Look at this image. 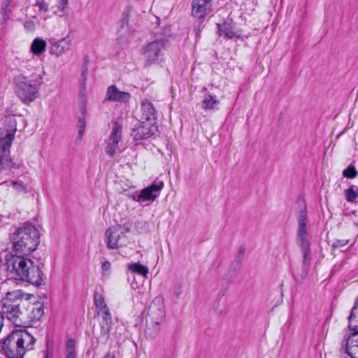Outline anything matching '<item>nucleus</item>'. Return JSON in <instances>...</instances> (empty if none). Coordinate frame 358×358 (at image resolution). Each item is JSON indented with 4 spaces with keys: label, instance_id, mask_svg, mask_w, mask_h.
I'll use <instances>...</instances> for the list:
<instances>
[{
    "label": "nucleus",
    "instance_id": "25",
    "mask_svg": "<svg viewBox=\"0 0 358 358\" xmlns=\"http://www.w3.org/2000/svg\"><path fill=\"white\" fill-rule=\"evenodd\" d=\"M219 101L216 99L215 96L207 95L201 102V107L205 110L215 109L219 104Z\"/></svg>",
    "mask_w": 358,
    "mask_h": 358
},
{
    "label": "nucleus",
    "instance_id": "2",
    "mask_svg": "<svg viewBox=\"0 0 358 358\" xmlns=\"http://www.w3.org/2000/svg\"><path fill=\"white\" fill-rule=\"evenodd\" d=\"M12 249L16 254L27 255L35 251L40 243V233L31 223L17 227L9 236Z\"/></svg>",
    "mask_w": 358,
    "mask_h": 358
},
{
    "label": "nucleus",
    "instance_id": "27",
    "mask_svg": "<svg viewBox=\"0 0 358 358\" xmlns=\"http://www.w3.org/2000/svg\"><path fill=\"white\" fill-rule=\"evenodd\" d=\"M345 194L348 201L358 203V191L355 189L354 185L346 189Z\"/></svg>",
    "mask_w": 358,
    "mask_h": 358
},
{
    "label": "nucleus",
    "instance_id": "31",
    "mask_svg": "<svg viewBox=\"0 0 358 358\" xmlns=\"http://www.w3.org/2000/svg\"><path fill=\"white\" fill-rule=\"evenodd\" d=\"M243 257H244L241 255H238V254L236 255L235 259L231 265V269H233V271L234 273H236L239 270L241 265L242 264V262L243 260Z\"/></svg>",
    "mask_w": 358,
    "mask_h": 358
},
{
    "label": "nucleus",
    "instance_id": "5",
    "mask_svg": "<svg viewBox=\"0 0 358 358\" xmlns=\"http://www.w3.org/2000/svg\"><path fill=\"white\" fill-rule=\"evenodd\" d=\"M299 208L296 211L298 227L296 231V241L303 253V263L301 266V278H305L308 274L310 260V243L307 230V210L303 200L298 201Z\"/></svg>",
    "mask_w": 358,
    "mask_h": 358
},
{
    "label": "nucleus",
    "instance_id": "6",
    "mask_svg": "<svg viewBox=\"0 0 358 358\" xmlns=\"http://www.w3.org/2000/svg\"><path fill=\"white\" fill-rule=\"evenodd\" d=\"M15 131V129L10 131L0 129V173L3 171L17 169L22 166V163L13 162L10 155Z\"/></svg>",
    "mask_w": 358,
    "mask_h": 358
},
{
    "label": "nucleus",
    "instance_id": "34",
    "mask_svg": "<svg viewBox=\"0 0 358 358\" xmlns=\"http://www.w3.org/2000/svg\"><path fill=\"white\" fill-rule=\"evenodd\" d=\"M349 243V241L348 240H346V239H342V240H336L333 244H332V248L334 249H341L343 248V247H345V245H347V244Z\"/></svg>",
    "mask_w": 358,
    "mask_h": 358
},
{
    "label": "nucleus",
    "instance_id": "29",
    "mask_svg": "<svg viewBox=\"0 0 358 358\" xmlns=\"http://www.w3.org/2000/svg\"><path fill=\"white\" fill-rule=\"evenodd\" d=\"M28 82L40 87L43 83V76L41 73L34 72L30 78H28Z\"/></svg>",
    "mask_w": 358,
    "mask_h": 358
},
{
    "label": "nucleus",
    "instance_id": "14",
    "mask_svg": "<svg viewBox=\"0 0 358 358\" xmlns=\"http://www.w3.org/2000/svg\"><path fill=\"white\" fill-rule=\"evenodd\" d=\"M122 126L117 122H115L106 148V153L111 157L115 156L117 152L118 143L122 138Z\"/></svg>",
    "mask_w": 358,
    "mask_h": 358
},
{
    "label": "nucleus",
    "instance_id": "40",
    "mask_svg": "<svg viewBox=\"0 0 358 358\" xmlns=\"http://www.w3.org/2000/svg\"><path fill=\"white\" fill-rule=\"evenodd\" d=\"M122 228V230H123L124 234H125V232H129L131 230V225L129 224L125 223L123 225H118Z\"/></svg>",
    "mask_w": 358,
    "mask_h": 358
},
{
    "label": "nucleus",
    "instance_id": "22",
    "mask_svg": "<svg viewBox=\"0 0 358 358\" xmlns=\"http://www.w3.org/2000/svg\"><path fill=\"white\" fill-rule=\"evenodd\" d=\"M209 6L203 1H197L193 0L192 3V15L197 18H203L206 15V10Z\"/></svg>",
    "mask_w": 358,
    "mask_h": 358
},
{
    "label": "nucleus",
    "instance_id": "16",
    "mask_svg": "<svg viewBox=\"0 0 358 358\" xmlns=\"http://www.w3.org/2000/svg\"><path fill=\"white\" fill-rule=\"evenodd\" d=\"M98 315L101 317V320L99 323L101 327L100 338L106 340L108 338L113 324L110 310L109 309L103 310L102 311L98 312Z\"/></svg>",
    "mask_w": 358,
    "mask_h": 358
},
{
    "label": "nucleus",
    "instance_id": "8",
    "mask_svg": "<svg viewBox=\"0 0 358 358\" xmlns=\"http://www.w3.org/2000/svg\"><path fill=\"white\" fill-rule=\"evenodd\" d=\"M14 80L17 96L24 104L28 105L37 98L40 87L29 83L27 77L20 75L15 77Z\"/></svg>",
    "mask_w": 358,
    "mask_h": 358
},
{
    "label": "nucleus",
    "instance_id": "19",
    "mask_svg": "<svg viewBox=\"0 0 358 358\" xmlns=\"http://www.w3.org/2000/svg\"><path fill=\"white\" fill-rule=\"evenodd\" d=\"M71 41L68 37H64L54 43L50 48V52L56 56L62 55L70 49Z\"/></svg>",
    "mask_w": 358,
    "mask_h": 358
},
{
    "label": "nucleus",
    "instance_id": "41",
    "mask_svg": "<svg viewBox=\"0 0 358 358\" xmlns=\"http://www.w3.org/2000/svg\"><path fill=\"white\" fill-rule=\"evenodd\" d=\"M52 356H53L52 349L50 348V347L48 344L45 358H52Z\"/></svg>",
    "mask_w": 358,
    "mask_h": 358
},
{
    "label": "nucleus",
    "instance_id": "39",
    "mask_svg": "<svg viewBox=\"0 0 358 358\" xmlns=\"http://www.w3.org/2000/svg\"><path fill=\"white\" fill-rule=\"evenodd\" d=\"M102 271H103V275H105L106 271H108L110 269V263L108 261H106L102 263L101 265Z\"/></svg>",
    "mask_w": 358,
    "mask_h": 358
},
{
    "label": "nucleus",
    "instance_id": "38",
    "mask_svg": "<svg viewBox=\"0 0 358 358\" xmlns=\"http://www.w3.org/2000/svg\"><path fill=\"white\" fill-rule=\"evenodd\" d=\"M103 358H120L119 352L117 351L108 352Z\"/></svg>",
    "mask_w": 358,
    "mask_h": 358
},
{
    "label": "nucleus",
    "instance_id": "7",
    "mask_svg": "<svg viewBox=\"0 0 358 358\" xmlns=\"http://www.w3.org/2000/svg\"><path fill=\"white\" fill-rule=\"evenodd\" d=\"M348 327L355 332L348 336L345 350L351 358H358V298L348 317Z\"/></svg>",
    "mask_w": 358,
    "mask_h": 358
},
{
    "label": "nucleus",
    "instance_id": "21",
    "mask_svg": "<svg viewBox=\"0 0 358 358\" xmlns=\"http://www.w3.org/2000/svg\"><path fill=\"white\" fill-rule=\"evenodd\" d=\"M162 322L146 320L145 334L150 339L157 336L160 330V325Z\"/></svg>",
    "mask_w": 358,
    "mask_h": 358
},
{
    "label": "nucleus",
    "instance_id": "1",
    "mask_svg": "<svg viewBox=\"0 0 358 358\" xmlns=\"http://www.w3.org/2000/svg\"><path fill=\"white\" fill-rule=\"evenodd\" d=\"M23 255H11L6 258V268L8 275L15 280L26 281L36 286L41 285L44 282L43 274L38 265H35Z\"/></svg>",
    "mask_w": 358,
    "mask_h": 358
},
{
    "label": "nucleus",
    "instance_id": "47",
    "mask_svg": "<svg viewBox=\"0 0 358 358\" xmlns=\"http://www.w3.org/2000/svg\"><path fill=\"white\" fill-rule=\"evenodd\" d=\"M0 358H1V357H0Z\"/></svg>",
    "mask_w": 358,
    "mask_h": 358
},
{
    "label": "nucleus",
    "instance_id": "4",
    "mask_svg": "<svg viewBox=\"0 0 358 358\" xmlns=\"http://www.w3.org/2000/svg\"><path fill=\"white\" fill-rule=\"evenodd\" d=\"M27 303L21 290L8 292L2 300L1 315L15 326L22 327L26 324Z\"/></svg>",
    "mask_w": 358,
    "mask_h": 358
},
{
    "label": "nucleus",
    "instance_id": "11",
    "mask_svg": "<svg viewBox=\"0 0 358 358\" xmlns=\"http://www.w3.org/2000/svg\"><path fill=\"white\" fill-rule=\"evenodd\" d=\"M157 131L155 123L140 120L131 129L130 135L134 141H138L150 138Z\"/></svg>",
    "mask_w": 358,
    "mask_h": 358
},
{
    "label": "nucleus",
    "instance_id": "43",
    "mask_svg": "<svg viewBox=\"0 0 358 358\" xmlns=\"http://www.w3.org/2000/svg\"><path fill=\"white\" fill-rule=\"evenodd\" d=\"M245 252V246H241L237 254L241 255L244 257Z\"/></svg>",
    "mask_w": 358,
    "mask_h": 358
},
{
    "label": "nucleus",
    "instance_id": "35",
    "mask_svg": "<svg viewBox=\"0 0 358 358\" xmlns=\"http://www.w3.org/2000/svg\"><path fill=\"white\" fill-rule=\"evenodd\" d=\"M13 188L18 192H27V187L22 184V182L19 181H15L13 182Z\"/></svg>",
    "mask_w": 358,
    "mask_h": 358
},
{
    "label": "nucleus",
    "instance_id": "23",
    "mask_svg": "<svg viewBox=\"0 0 358 358\" xmlns=\"http://www.w3.org/2000/svg\"><path fill=\"white\" fill-rule=\"evenodd\" d=\"M46 48V42L39 38H35L31 45V52L36 55H39L42 54L45 50Z\"/></svg>",
    "mask_w": 358,
    "mask_h": 358
},
{
    "label": "nucleus",
    "instance_id": "45",
    "mask_svg": "<svg viewBox=\"0 0 358 358\" xmlns=\"http://www.w3.org/2000/svg\"><path fill=\"white\" fill-rule=\"evenodd\" d=\"M197 1H203V3H205L208 6H210L212 0H197Z\"/></svg>",
    "mask_w": 358,
    "mask_h": 358
},
{
    "label": "nucleus",
    "instance_id": "42",
    "mask_svg": "<svg viewBox=\"0 0 358 358\" xmlns=\"http://www.w3.org/2000/svg\"><path fill=\"white\" fill-rule=\"evenodd\" d=\"M78 127H82V128H85V117L83 116V117H80L78 118Z\"/></svg>",
    "mask_w": 358,
    "mask_h": 358
},
{
    "label": "nucleus",
    "instance_id": "17",
    "mask_svg": "<svg viewBox=\"0 0 358 358\" xmlns=\"http://www.w3.org/2000/svg\"><path fill=\"white\" fill-rule=\"evenodd\" d=\"M141 121L150 122L156 124L157 112L151 101L144 99L141 102Z\"/></svg>",
    "mask_w": 358,
    "mask_h": 358
},
{
    "label": "nucleus",
    "instance_id": "26",
    "mask_svg": "<svg viewBox=\"0 0 358 358\" xmlns=\"http://www.w3.org/2000/svg\"><path fill=\"white\" fill-rule=\"evenodd\" d=\"M94 300L95 306L98 309V312L109 309L105 302L104 298L102 296V294L98 293L97 292H96L94 294Z\"/></svg>",
    "mask_w": 358,
    "mask_h": 358
},
{
    "label": "nucleus",
    "instance_id": "9",
    "mask_svg": "<svg viewBox=\"0 0 358 358\" xmlns=\"http://www.w3.org/2000/svg\"><path fill=\"white\" fill-rule=\"evenodd\" d=\"M166 41L155 40L146 44L141 50V54L145 66L157 62L163 56L166 49Z\"/></svg>",
    "mask_w": 358,
    "mask_h": 358
},
{
    "label": "nucleus",
    "instance_id": "10",
    "mask_svg": "<svg viewBox=\"0 0 358 358\" xmlns=\"http://www.w3.org/2000/svg\"><path fill=\"white\" fill-rule=\"evenodd\" d=\"M105 236L106 246L108 249H118L126 246L129 243V238L119 226H113L108 228L105 232Z\"/></svg>",
    "mask_w": 358,
    "mask_h": 358
},
{
    "label": "nucleus",
    "instance_id": "13",
    "mask_svg": "<svg viewBox=\"0 0 358 358\" xmlns=\"http://www.w3.org/2000/svg\"><path fill=\"white\" fill-rule=\"evenodd\" d=\"M165 317L164 300L162 296L155 297L150 304L146 320L163 322Z\"/></svg>",
    "mask_w": 358,
    "mask_h": 358
},
{
    "label": "nucleus",
    "instance_id": "24",
    "mask_svg": "<svg viewBox=\"0 0 358 358\" xmlns=\"http://www.w3.org/2000/svg\"><path fill=\"white\" fill-rule=\"evenodd\" d=\"M128 268L134 273L146 277L148 274V268L140 263H131L128 264Z\"/></svg>",
    "mask_w": 358,
    "mask_h": 358
},
{
    "label": "nucleus",
    "instance_id": "18",
    "mask_svg": "<svg viewBox=\"0 0 358 358\" xmlns=\"http://www.w3.org/2000/svg\"><path fill=\"white\" fill-rule=\"evenodd\" d=\"M25 305L26 323L27 321H37L41 319L43 315V306L42 304H29Z\"/></svg>",
    "mask_w": 358,
    "mask_h": 358
},
{
    "label": "nucleus",
    "instance_id": "37",
    "mask_svg": "<svg viewBox=\"0 0 358 358\" xmlns=\"http://www.w3.org/2000/svg\"><path fill=\"white\" fill-rule=\"evenodd\" d=\"M36 6L38 7L40 10L47 12L48 10V5L44 1H37Z\"/></svg>",
    "mask_w": 358,
    "mask_h": 358
},
{
    "label": "nucleus",
    "instance_id": "28",
    "mask_svg": "<svg viewBox=\"0 0 358 358\" xmlns=\"http://www.w3.org/2000/svg\"><path fill=\"white\" fill-rule=\"evenodd\" d=\"M87 66H83L81 73L82 81L80 83V89L79 92V94L80 96H85V91L86 90V80H87Z\"/></svg>",
    "mask_w": 358,
    "mask_h": 358
},
{
    "label": "nucleus",
    "instance_id": "30",
    "mask_svg": "<svg viewBox=\"0 0 358 358\" xmlns=\"http://www.w3.org/2000/svg\"><path fill=\"white\" fill-rule=\"evenodd\" d=\"M357 173H357L355 167L352 164H350L343 172V176L348 178H355L357 176Z\"/></svg>",
    "mask_w": 358,
    "mask_h": 358
},
{
    "label": "nucleus",
    "instance_id": "32",
    "mask_svg": "<svg viewBox=\"0 0 358 358\" xmlns=\"http://www.w3.org/2000/svg\"><path fill=\"white\" fill-rule=\"evenodd\" d=\"M66 356H76L75 350V341L73 339H69L66 344Z\"/></svg>",
    "mask_w": 358,
    "mask_h": 358
},
{
    "label": "nucleus",
    "instance_id": "36",
    "mask_svg": "<svg viewBox=\"0 0 358 358\" xmlns=\"http://www.w3.org/2000/svg\"><path fill=\"white\" fill-rule=\"evenodd\" d=\"M128 24H129V19H128V17L125 15L121 19V20L120 22V28H119L118 32L120 33L121 31H122L124 29V28H127Z\"/></svg>",
    "mask_w": 358,
    "mask_h": 358
},
{
    "label": "nucleus",
    "instance_id": "3",
    "mask_svg": "<svg viewBox=\"0 0 358 358\" xmlns=\"http://www.w3.org/2000/svg\"><path fill=\"white\" fill-rule=\"evenodd\" d=\"M35 338L26 329L15 330L2 342V350L7 358H23L27 351L33 349Z\"/></svg>",
    "mask_w": 358,
    "mask_h": 358
},
{
    "label": "nucleus",
    "instance_id": "44",
    "mask_svg": "<svg viewBox=\"0 0 358 358\" xmlns=\"http://www.w3.org/2000/svg\"><path fill=\"white\" fill-rule=\"evenodd\" d=\"M84 130H85V128L79 127V131H78V137H79V138H81L83 137V133H84Z\"/></svg>",
    "mask_w": 358,
    "mask_h": 358
},
{
    "label": "nucleus",
    "instance_id": "46",
    "mask_svg": "<svg viewBox=\"0 0 358 358\" xmlns=\"http://www.w3.org/2000/svg\"><path fill=\"white\" fill-rule=\"evenodd\" d=\"M66 358H76V356H66Z\"/></svg>",
    "mask_w": 358,
    "mask_h": 358
},
{
    "label": "nucleus",
    "instance_id": "12",
    "mask_svg": "<svg viewBox=\"0 0 358 358\" xmlns=\"http://www.w3.org/2000/svg\"><path fill=\"white\" fill-rule=\"evenodd\" d=\"M164 187V182L156 180L151 185L144 188L136 196H134V200L143 203L145 201H153L159 195Z\"/></svg>",
    "mask_w": 358,
    "mask_h": 358
},
{
    "label": "nucleus",
    "instance_id": "33",
    "mask_svg": "<svg viewBox=\"0 0 358 358\" xmlns=\"http://www.w3.org/2000/svg\"><path fill=\"white\" fill-rule=\"evenodd\" d=\"M68 5V0H59V4L57 8L59 13V15L62 16L66 13Z\"/></svg>",
    "mask_w": 358,
    "mask_h": 358
},
{
    "label": "nucleus",
    "instance_id": "15",
    "mask_svg": "<svg viewBox=\"0 0 358 358\" xmlns=\"http://www.w3.org/2000/svg\"><path fill=\"white\" fill-rule=\"evenodd\" d=\"M130 97L131 95L129 92L120 91L115 85H113L108 87L105 99L110 101L127 103L129 101Z\"/></svg>",
    "mask_w": 358,
    "mask_h": 358
},
{
    "label": "nucleus",
    "instance_id": "20",
    "mask_svg": "<svg viewBox=\"0 0 358 358\" xmlns=\"http://www.w3.org/2000/svg\"><path fill=\"white\" fill-rule=\"evenodd\" d=\"M217 27L220 35H224L225 38H233L236 36L234 31V25L231 19H228L222 24H217Z\"/></svg>",
    "mask_w": 358,
    "mask_h": 358
}]
</instances>
